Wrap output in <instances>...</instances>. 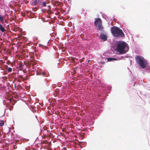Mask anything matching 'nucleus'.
I'll list each match as a JSON object with an SVG mask.
<instances>
[{
    "mask_svg": "<svg viewBox=\"0 0 150 150\" xmlns=\"http://www.w3.org/2000/svg\"><path fill=\"white\" fill-rule=\"evenodd\" d=\"M111 31L112 35L116 37L122 38L125 36L122 30L119 28L114 26L111 28Z\"/></svg>",
    "mask_w": 150,
    "mask_h": 150,
    "instance_id": "obj_1",
    "label": "nucleus"
},
{
    "mask_svg": "<svg viewBox=\"0 0 150 150\" xmlns=\"http://www.w3.org/2000/svg\"><path fill=\"white\" fill-rule=\"evenodd\" d=\"M127 46V44L124 42L118 43L116 47L117 52L119 54H124L126 53L127 50H125Z\"/></svg>",
    "mask_w": 150,
    "mask_h": 150,
    "instance_id": "obj_2",
    "label": "nucleus"
},
{
    "mask_svg": "<svg viewBox=\"0 0 150 150\" xmlns=\"http://www.w3.org/2000/svg\"><path fill=\"white\" fill-rule=\"evenodd\" d=\"M135 59L136 62L141 68L144 69L147 66V62L143 57L136 55Z\"/></svg>",
    "mask_w": 150,
    "mask_h": 150,
    "instance_id": "obj_3",
    "label": "nucleus"
},
{
    "mask_svg": "<svg viewBox=\"0 0 150 150\" xmlns=\"http://www.w3.org/2000/svg\"><path fill=\"white\" fill-rule=\"evenodd\" d=\"M94 25L96 27L98 26L100 30H103V28L102 26L101 21L100 18L96 19L94 22Z\"/></svg>",
    "mask_w": 150,
    "mask_h": 150,
    "instance_id": "obj_4",
    "label": "nucleus"
},
{
    "mask_svg": "<svg viewBox=\"0 0 150 150\" xmlns=\"http://www.w3.org/2000/svg\"><path fill=\"white\" fill-rule=\"evenodd\" d=\"M100 37L101 39H102L104 41H105L107 40L106 36L102 33H101Z\"/></svg>",
    "mask_w": 150,
    "mask_h": 150,
    "instance_id": "obj_5",
    "label": "nucleus"
},
{
    "mask_svg": "<svg viewBox=\"0 0 150 150\" xmlns=\"http://www.w3.org/2000/svg\"><path fill=\"white\" fill-rule=\"evenodd\" d=\"M42 0H34L33 1V4L34 5H36L38 4H40Z\"/></svg>",
    "mask_w": 150,
    "mask_h": 150,
    "instance_id": "obj_6",
    "label": "nucleus"
},
{
    "mask_svg": "<svg viewBox=\"0 0 150 150\" xmlns=\"http://www.w3.org/2000/svg\"><path fill=\"white\" fill-rule=\"evenodd\" d=\"M0 30L2 32H5L6 30L1 24H0Z\"/></svg>",
    "mask_w": 150,
    "mask_h": 150,
    "instance_id": "obj_7",
    "label": "nucleus"
},
{
    "mask_svg": "<svg viewBox=\"0 0 150 150\" xmlns=\"http://www.w3.org/2000/svg\"><path fill=\"white\" fill-rule=\"evenodd\" d=\"M19 67L20 68V69L21 70H22L24 69L23 65L22 62H21L19 63Z\"/></svg>",
    "mask_w": 150,
    "mask_h": 150,
    "instance_id": "obj_8",
    "label": "nucleus"
},
{
    "mask_svg": "<svg viewBox=\"0 0 150 150\" xmlns=\"http://www.w3.org/2000/svg\"><path fill=\"white\" fill-rule=\"evenodd\" d=\"M4 16L0 15V20L1 22L3 23L4 22Z\"/></svg>",
    "mask_w": 150,
    "mask_h": 150,
    "instance_id": "obj_9",
    "label": "nucleus"
},
{
    "mask_svg": "<svg viewBox=\"0 0 150 150\" xmlns=\"http://www.w3.org/2000/svg\"><path fill=\"white\" fill-rule=\"evenodd\" d=\"M107 60L108 61L110 62L112 60H115L116 59L114 58H108L107 59Z\"/></svg>",
    "mask_w": 150,
    "mask_h": 150,
    "instance_id": "obj_10",
    "label": "nucleus"
},
{
    "mask_svg": "<svg viewBox=\"0 0 150 150\" xmlns=\"http://www.w3.org/2000/svg\"><path fill=\"white\" fill-rule=\"evenodd\" d=\"M7 70L8 72H11L12 71V69L11 67H8L7 68Z\"/></svg>",
    "mask_w": 150,
    "mask_h": 150,
    "instance_id": "obj_11",
    "label": "nucleus"
},
{
    "mask_svg": "<svg viewBox=\"0 0 150 150\" xmlns=\"http://www.w3.org/2000/svg\"><path fill=\"white\" fill-rule=\"evenodd\" d=\"M42 74L44 76L47 77L48 76L47 75L46 73L45 72L42 71Z\"/></svg>",
    "mask_w": 150,
    "mask_h": 150,
    "instance_id": "obj_12",
    "label": "nucleus"
},
{
    "mask_svg": "<svg viewBox=\"0 0 150 150\" xmlns=\"http://www.w3.org/2000/svg\"><path fill=\"white\" fill-rule=\"evenodd\" d=\"M4 124V122L1 121L0 122V126H2Z\"/></svg>",
    "mask_w": 150,
    "mask_h": 150,
    "instance_id": "obj_13",
    "label": "nucleus"
},
{
    "mask_svg": "<svg viewBox=\"0 0 150 150\" xmlns=\"http://www.w3.org/2000/svg\"><path fill=\"white\" fill-rule=\"evenodd\" d=\"M42 6L44 7H46V2L44 1L42 3Z\"/></svg>",
    "mask_w": 150,
    "mask_h": 150,
    "instance_id": "obj_14",
    "label": "nucleus"
},
{
    "mask_svg": "<svg viewBox=\"0 0 150 150\" xmlns=\"http://www.w3.org/2000/svg\"><path fill=\"white\" fill-rule=\"evenodd\" d=\"M56 5H57L58 6H59V5H61V4H62V3H60V2H56Z\"/></svg>",
    "mask_w": 150,
    "mask_h": 150,
    "instance_id": "obj_15",
    "label": "nucleus"
},
{
    "mask_svg": "<svg viewBox=\"0 0 150 150\" xmlns=\"http://www.w3.org/2000/svg\"><path fill=\"white\" fill-rule=\"evenodd\" d=\"M47 13H48L50 14L52 13L51 11L50 10H47Z\"/></svg>",
    "mask_w": 150,
    "mask_h": 150,
    "instance_id": "obj_16",
    "label": "nucleus"
},
{
    "mask_svg": "<svg viewBox=\"0 0 150 150\" xmlns=\"http://www.w3.org/2000/svg\"><path fill=\"white\" fill-rule=\"evenodd\" d=\"M32 65H35L36 63L35 62H33L32 63Z\"/></svg>",
    "mask_w": 150,
    "mask_h": 150,
    "instance_id": "obj_17",
    "label": "nucleus"
},
{
    "mask_svg": "<svg viewBox=\"0 0 150 150\" xmlns=\"http://www.w3.org/2000/svg\"><path fill=\"white\" fill-rule=\"evenodd\" d=\"M5 22L6 23V20H5Z\"/></svg>",
    "mask_w": 150,
    "mask_h": 150,
    "instance_id": "obj_18",
    "label": "nucleus"
}]
</instances>
